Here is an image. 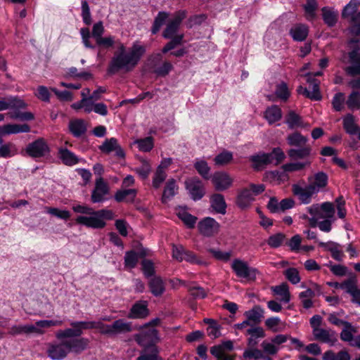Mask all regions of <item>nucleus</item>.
Wrapping results in <instances>:
<instances>
[{
  "label": "nucleus",
  "mask_w": 360,
  "mask_h": 360,
  "mask_svg": "<svg viewBox=\"0 0 360 360\" xmlns=\"http://www.w3.org/2000/svg\"><path fill=\"white\" fill-rule=\"evenodd\" d=\"M64 338L60 339L59 343L49 344L46 351L48 356L52 360H63L70 352L80 354L86 349L89 341L84 338Z\"/></svg>",
  "instance_id": "1"
},
{
  "label": "nucleus",
  "mask_w": 360,
  "mask_h": 360,
  "mask_svg": "<svg viewBox=\"0 0 360 360\" xmlns=\"http://www.w3.org/2000/svg\"><path fill=\"white\" fill-rule=\"evenodd\" d=\"M145 52V46L134 43L128 53H115L110 63L108 72L115 74L120 70H124L125 72L131 71Z\"/></svg>",
  "instance_id": "2"
},
{
  "label": "nucleus",
  "mask_w": 360,
  "mask_h": 360,
  "mask_svg": "<svg viewBox=\"0 0 360 360\" xmlns=\"http://www.w3.org/2000/svg\"><path fill=\"white\" fill-rule=\"evenodd\" d=\"M328 179V175L325 172H319L313 176L308 177L307 180L309 184L306 187L303 188L298 184H293L292 193L303 204H309L312 195L327 186Z\"/></svg>",
  "instance_id": "3"
},
{
  "label": "nucleus",
  "mask_w": 360,
  "mask_h": 360,
  "mask_svg": "<svg viewBox=\"0 0 360 360\" xmlns=\"http://www.w3.org/2000/svg\"><path fill=\"white\" fill-rule=\"evenodd\" d=\"M70 326L72 328L60 330L56 333L57 339L64 338L80 337L83 333V330L96 328L101 330L104 335H115V331L112 325H105L101 321H72Z\"/></svg>",
  "instance_id": "4"
},
{
  "label": "nucleus",
  "mask_w": 360,
  "mask_h": 360,
  "mask_svg": "<svg viewBox=\"0 0 360 360\" xmlns=\"http://www.w3.org/2000/svg\"><path fill=\"white\" fill-rule=\"evenodd\" d=\"M72 210L76 213L82 214L75 219L77 224L83 225L87 228L101 229L105 226L106 223L100 219L96 211L84 205H76L72 206Z\"/></svg>",
  "instance_id": "5"
},
{
  "label": "nucleus",
  "mask_w": 360,
  "mask_h": 360,
  "mask_svg": "<svg viewBox=\"0 0 360 360\" xmlns=\"http://www.w3.org/2000/svg\"><path fill=\"white\" fill-rule=\"evenodd\" d=\"M359 40L358 39H351L349 44L352 45V49L349 52L348 56L352 65L345 68L346 73L349 76H356L360 75V47L359 46Z\"/></svg>",
  "instance_id": "6"
},
{
  "label": "nucleus",
  "mask_w": 360,
  "mask_h": 360,
  "mask_svg": "<svg viewBox=\"0 0 360 360\" xmlns=\"http://www.w3.org/2000/svg\"><path fill=\"white\" fill-rule=\"evenodd\" d=\"M321 75L322 72L320 71L315 72L313 76L307 75V82L311 86L312 91H309L307 88L303 87L302 86H299L297 89V93L311 100L320 101L322 96L319 90V83L314 77L321 76Z\"/></svg>",
  "instance_id": "7"
},
{
  "label": "nucleus",
  "mask_w": 360,
  "mask_h": 360,
  "mask_svg": "<svg viewBox=\"0 0 360 360\" xmlns=\"http://www.w3.org/2000/svg\"><path fill=\"white\" fill-rule=\"evenodd\" d=\"M186 15L187 12L185 10H179L175 12L172 18L168 20L166 27L162 32V37L165 39H169L175 35Z\"/></svg>",
  "instance_id": "8"
},
{
  "label": "nucleus",
  "mask_w": 360,
  "mask_h": 360,
  "mask_svg": "<svg viewBox=\"0 0 360 360\" xmlns=\"http://www.w3.org/2000/svg\"><path fill=\"white\" fill-rule=\"evenodd\" d=\"M231 269L238 277L248 280H255L258 273L256 269L249 267L245 262L240 259H236L232 262Z\"/></svg>",
  "instance_id": "9"
},
{
  "label": "nucleus",
  "mask_w": 360,
  "mask_h": 360,
  "mask_svg": "<svg viewBox=\"0 0 360 360\" xmlns=\"http://www.w3.org/2000/svg\"><path fill=\"white\" fill-rule=\"evenodd\" d=\"M233 349V342L226 340L221 344L210 347V353L217 360H236V355L229 354L227 352Z\"/></svg>",
  "instance_id": "10"
},
{
  "label": "nucleus",
  "mask_w": 360,
  "mask_h": 360,
  "mask_svg": "<svg viewBox=\"0 0 360 360\" xmlns=\"http://www.w3.org/2000/svg\"><path fill=\"white\" fill-rule=\"evenodd\" d=\"M27 154L33 158H42L49 153L50 149L46 141L39 138L29 143L25 149Z\"/></svg>",
  "instance_id": "11"
},
{
  "label": "nucleus",
  "mask_w": 360,
  "mask_h": 360,
  "mask_svg": "<svg viewBox=\"0 0 360 360\" xmlns=\"http://www.w3.org/2000/svg\"><path fill=\"white\" fill-rule=\"evenodd\" d=\"M185 186L191 198L194 201L200 200L205 194L203 183L198 177L186 180Z\"/></svg>",
  "instance_id": "12"
},
{
  "label": "nucleus",
  "mask_w": 360,
  "mask_h": 360,
  "mask_svg": "<svg viewBox=\"0 0 360 360\" xmlns=\"http://www.w3.org/2000/svg\"><path fill=\"white\" fill-rule=\"evenodd\" d=\"M198 228L200 233L205 237H212L217 235L220 229V224L212 217H205L201 219Z\"/></svg>",
  "instance_id": "13"
},
{
  "label": "nucleus",
  "mask_w": 360,
  "mask_h": 360,
  "mask_svg": "<svg viewBox=\"0 0 360 360\" xmlns=\"http://www.w3.org/2000/svg\"><path fill=\"white\" fill-rule=\"evenodd\" d=\"M98 148L105 154H110L112 152H115V155L117 158L120 159H124L125 158V152L115 138L106 139L103 144L98 146Z\"/></svg>",
  "instance_id": "14"
},
{
  "label": "nucleus",
  "mask_w": 360,
  "mask_h": 360,
  "mask_svg": "<svg viewBox=\"0 0 360 360\" xmlns=\"http://www.w3.org/2000/svg\"><path fill=\"white\" fill-rule=\"evenodd\" d=\"M212 181L214 186L215 190L222 191L231 187L233 179L230 175L225 172H217L213 174Z\"/></svg>",
  "instance_id": "15"
},
{
  "label": "nucleus",
  "mask_w": 360,
  "mask_h": 360,
  "mask_svg": "<svg viewBox=\"0 0 360 360\" xmlns=\"http://www.w3.org/2000/svg\"><path fill=\"white\" fill-rule=\"evenodd\" d=\"M109 192V188L107 184L104 181L103 178L100 177L96 179L95 188L91 193V201L94 203L103 202L105 198L104 196Z\"/></svg>",
  "instance_id": "16"
},
{
  "label": "nucleus",
  "mask_w": 360,
  "mask_h": 360,
  "mask_svg": "<svg viewBox=\"0 0 360 360\" xmlns=\"http://www.w3.org/2000/svg\"><path fill=\"white\" fill-rule=\"evenodd\" d=\"M245 335H249L247 344L250 348L255 347L259 343V340L266 336L264 330L262 327L256 326L247 329Z\"/></svg>",
  "instance_id": "17"
},
{
  "label": "nucleus",
  "mask_w": 360,
  "mask_h": 360,
  "mask_svg": "<svg viewBox=\"0 0 360 360\" xmlns=\"http://www.w3.org/2000/svg\"><path fill=\"white\" fill-rule=\"evenodd\" d=\"M313 335L316 340L328 343L330 346H333L338 341L335 332L331 329H315L313 330Z\"/></svg>",
  "instance_id": "18"
},
{
  "label": "nucleus",
  "mask_w": 360,
  "mask_h": 360,
  "mask_svg": "<svg viewBox=\"0 0 360 360\" xmlns=\"http://www.w3.org/2000/svg\"><path fill=\"white\" fill-rule=\"evenodd\" d=\"M148 302L140 300L132 305L128 317L130 319H143L148 316Z\"/></svg>",
  "instance_id": "19"
},
{
  "label": "nucleus",
  "mask_w": 360,
  "mask_h": 360,
  "mask_svg": "<svg viewBox=\"0 0 360 360\" xmlns=\"http://www.w3.org/2000/svg\"><path fill=\"white\" fill-rule=\"evenodd\" d=\"M8 333L11 335H30L32 333L42 334L44 330L35 327L34 325H14L9 328Z\"/></svg>",
  "instance_id": "20"
},
{
  "label": "nucleus",
  "mask_w": 360,
  "mask_h": 360,
  "mask_svg": "<svg viewBox=\"0 0 360 360\" xmlns=\"http://www.w3.org/2000/svg\"><path fill=\"white\" fill-rule=\"evenodd\" d=\"M27 104L20 98L16 96H9L4 100H0V111L8 108L19 110L24 109Z\"/></svg>",
  "instance_id": "21"
},
{
  "label": "nucleus",
  "mask_w": 360,
  "mask_h": 360,
  "mask_svg": "<svg viewBox=\"0 0 360 360\" xmlns=\"http://www.w3.org/2000/svg\"><path fill=\"white\" fill-rule=\"evenodd\" d=\"M360 7V0H350L342 11L341 16L348 22L359 15L358 9Z\"/></svg>",
  "instance_id": "22"
},
{
  "label": "nucleus",
  "mask_w": 360,
  "mask_h": 360,
  "mask_svg": "<svg viewBox=\"0 0 360 360\" xmlns=\"http://www.w3.org/2000/svg\"><path fill=\"white\" fill-rule=\"evenodd\" d=\"M283 116L281 108L277 105H272L266 108L264 117L269 125H272L281 120Z\"/></svg>",
  "instance_id": "23"
},
{
  "label": "nucleus",
  "mask_w": 360,
  "mask_h": 360,
  "mask_svg": "<svg viewBox=\"0 0 360 360\" xmlns=\"http://www.w3.org/2000/svg\"><path fill=\"white\" fill-rule=\"evenodd\" d=\"M210 206L218 214H225L226 212V203L222 194L214 193L210 197Z\"/></svg>",
  "instance_id": "24"
},
{
  "label": "nucleus",
  "mask_w": 360,
  "mask_h": 360,
  "mask_svg": "<svg viewBox=\"0 0 360 360\" xmlns=\"http://www.w3.org/2000/svg\"><path fill=\"white\" fill-rule=\"evenodd\" d=\"M289 34L294 41H303L308 36L309 28L304 24H295L290 28Z\"/></svg>",
  "instance_id": "25"
},
{
  "label": "nucleus",
  "mask_w": 360,
  "mask_h": 360,
  "mask_svg": "<svg viewBox=\"0 0 360 360\" xmlns=\"http://www.w3.org/2000/svg\"><path fill=\"white\" fill-rule=\"evenodd\" d=\"M312 148L309 145L299 148H292L288 150V155L293 160L306 159L311 155Z\"/></svg>",
  "instance_id": "26"
},
{
  "label": "nucleus",
  "mask_w": 360,
  "mask_h": 360,
  "mask_svg": "<svg viewBox=\"0 0 360 360\" xmlns=\"http://www.w3.org/2000/svg\"><path fill=\"white\" fill-rule=\"evenodd\" d=\"M150 292L155 297H160L165 291V285L160 276H154L148 281Z\"/></svg>",
  "instance_id": "27"
},
{
  "label": "nucleus",
  "mask_w": 360,
  "mask_h": 360,
  "mask_svg": "<svg viewBox=\"0 0 360 360\" xmlns=\"http://www.w3.org/2000/svg\"><path fill=\"white\" fill-rule=\"evenodd\" d=\"M320 247L323 248L326 250L330 252L332 257L336 261L341 262L342 260L343 253L340 250V245L333 241L327 243L319 242Z\"/></svg>",
  "instance_id": "28"
},
{
  "label": "nucleus",
  "mask_w": 360,
  "mask_h": 360,
  "mask_svg": "<svg viewBox=\"0 0 360 360\" xmlns=\"http://www.w3.org/2000/svg\"><path fill=\"white\" fill-rule=\"evenodd\" d=\"M323 22L329 27H334L338 18V11L333 8L325 6L321 9Z\"/></svg>",
  "instance_id": "29"
},
{
  "label": "nucleus",
  "mask_w": 360,
  "mask_h": 360,
  "mask_svg": "<svg viewBox=\"0 0 360 360\" xmlns=\"http://www.w3.org/2000/svg\"><path fill=\"white\" fill-rule=\"evenodd\" d=\"M264 310L260 305H255L251 309L245 311L244 316L254 325L259 324L264 317Z\"/></svg>",
  "instance_id": "30"
},
{
  "label": "nucleus",
  "mask_w": 360,
  "mask_h": 360,
  "mask_svg": "<svg viewBox=\"0 0 360 360\" xmlns=\"http://www.w3.org/2000/svg\"><path fill=\"white\" fill-rule=\"evenodd\" d=\"M69 129L75 137L78 138L86 133L87 128L84 120L77 119L70 122Z\"/></svg>",
  "instance_id": "31"
},
{
  "label": "nucleus",
  "mask_w": 360,
  "mask_h": 360,
  "mask_svg": "<svg viewBox=\"0 0 360 360\" xmlns=\"http://www.w3.org/2000/svg\"><path fill=\"white\" fill-rule=\"evenodd\" d=\"M270 157V154L262 153L252 155L250 160L252 162V167L255 169L259 170L263 166L271 163Z\"/></svg>",
  "instance_id": "32"
},
{
  "label": "nucleus",
  "mask_w": 360,
  "mask_h": 360,
  "mask_svg": "<svg viewBox=\"0 0 360 360\" xmlns=\"http://www.w3.org/2000/svg\"><path fill=\"white\" fill-rule=\"evenodd\" d=\"M58 157L63 163L68 166H72L78 163L79 158L72 152L67 148H60Z\"/></svg>",
  "instance_id": "33"
},
{
  "label": "nucleus",
  "mask_w": 360,
  "mask_h": 360,
  "mask_svg": "<svg viewBox=\"0 0 360 360\" xmlns=\"http://www.w3.org/2000/svg\"><path fill=\"white\" fill-rule=\"evenodd\" d=\"M137 194L135 188L118 190L115 194V200L117 202L126 200L127 202H133Z\"/></svg>",
  "instance_id": "34"
},
{
  "label": "nucleus",
  "mask_w": 360,
  "mask_h": 360,
  "mask_svg": "<svg viewBox=\"0 0 360 360\" xmlns=\"http://www.w3.org/2000/svg\"><path fill=\"white\" fill-rule=\"evenodd\" d=\"M286 140L288 144L293 148H299L308 145V138L297 131L289 134Z\"/></svg>",
  "instance_id": "35"
},
{
  "label": "nucleus",
  "mask_w": 360,
  "mask_h": 360,
  "mask_svg": "<svg viewBox=\"0 0 360 360\" xmlns=\"http://www.w3.org/2000/svg\"><path fill=\"white\" fill-rule=\"evenodd\" d=\"M177 189L178 187L175 180L174 179H169L163 191L162 196V203H167L176 194Z\"/></svg>",
  "instance_id": "36"
},
{
  "label": "nucleus",
  "mask_w": 360,
  "mask_h": 360,
  "mask_svg": "<svg viewBox=\"0 0 360 360\" xmlns=\"http://www.w3.org/2000/svg\"><path fill=\"white\" fill-rule=\"evenodd\" d=\"M285 122L290 129L304 127L302 117L293 110H290L286 115Z\"/></svg>",
  "instance_id": "37"
},
{
  "label": "nucleus",
  "mask_w": 360,
  "mask_h": 360,
  "mask_svg": "<svg viewBox=\"0 0 360 360\" xmlns=\"http://www.w3.org/2000/svg\"><path fill=\"white\" fill-rule=\"evenodd\" d=\"M254 200V195L249 188H244L237 198V205L239 207L245 209L248 207L252 201Z\"/></svg>",
  "instance_id": "38"
},
{
  "label": "nucleus",
  "mask_w": 360,
  "mask_h": 360,
  "mask_svg": "<svg viewBox=\"0 0 360 360\" xmlns=\"http://www.w3.org/2000/svg\"><path fill=\"white\" fill-rule=\"evenodd\" d=\"M4 134H14L18 133H27L30 131V127L27 124H8L4 127Z\"/></svg>",
  "instance_id": "39"
},
{
  "label": "nucleus",
  "mask_w": 360,
  "mask_h": 360,
  "mask_svg": "<svg viewBox=\"0 0 360 360\" xmlns=\"http://www.w3.org/2000/svg\"><path fill=\"white\" fill-rule=\"evenodd\" d=\"M169 13L166 11H160L154 19L153 26L151 27V33L157 34L160 27L168 20Z\"/></svg>",
  "instance_id": "40"
},
{
  "label": "nucleus",
  "mask_w": 360,
  "mask_h": 360,
  "mask_svg": "<svg viewBox=\"0 0 360 360\" xmlns=\"http://www.w3.org/2000/svg\"><path fill=\"white\" fill-rule=\"evenodd\" d=\"M356 333V328L354 327L351 323H346V325L340 333V339L344 342H349L351 346V343L354 338V334Z\"/></svg>",
  "instance_id": "41"
},
{
  "label": "nucleus",
  "mask_w": 360,
  "mask_h": 360,
  "mask_svg": "<svg viewBox=\"0 0 360 360\" xmlns=\"http://www.w3.org/2000/svg\"><path fill=\"white\" fill-rule=\"evenodd\" d=\"M271 290L278 295L282 296L281 301L285 303H288L290 300V294L289 292L288 285L285 283L281 285L271 287Z\"/></svg>",
  "instance_id": "42"
},
{
  "label": "nucleus",
  "mask_w": 360,
  "mask_h": 360,
  "mask_svg": "<svg viewBox=\"0 0 360 360\" xmlns=\"http://www.w3.org/2000/svg\"><path fill=\"white\" fill-rule=\"evenodd\" d=\"M176 214L188 228L193 229L195 227L198 219L196 217L191 214L183 209L179 210Z\"/></svg>",
  "instance_id": "43"
},
{
  "label": "nucleus",
  "mask_w": 360,
  "mask_h": 360,
  "mask_svg": "<svg viewBox=\"0 0 360 360\" xmlns=\"http://www.w3.org/2000/svg\"><path fill=\"white\" fill-rule=\"evenodd\" d=\"M343 127L346 132L350 135L356 134L359 127L355 124L354 117L352 115L348 114L343 119Z\"/></svg>",
  "instance_id": "44"
},
{
  "label": "nucleus",
  "mask_w": 360,
  "mask_h": 360,
  "mask_svg": "<svg viewBox=\"0 0 360 360\" xmlns=\"http://www.w3.org/2000/svg\"><path fill=\"white\" fill-rule=\"evenodd\" d=\"M194 168L198 173L205 179H210V167L207 162L203 160H198L194 163Z\"/></svg>",
  "instance_id": "45"
},
{
  "label": "nucleus",
  "mask_w": 360,
  "mask_h": 360,
  "mask_svg": "<svg viewBox=\"0 0 360 360\" xmlns=\"http://www.w3.org/2000/svg\"><path fill=\"white\" fill-rule=\"evenodd\" d=\"M233 153L229 150H224L219 153L214 158V164L217 166L228 165L233 160Z\"/></svg>",
  "instance_id": "46"
},
{
  "label": "nucleus",
  "mask_w": 360,
  "mask_h": 360,
  "mask_svg": "<svg viewBox=\"0 0 360 360\" xmlns=\"http://www.w3.org/2000/svg\"><path fill=\"white\" fill-rule=\"evenodd\" d=\"M314 295V292L310 288H307L306 290L302 291L299 294V298L300 299L304 309H308L312 307L313 302L311 301V298Z\"/></svg>",
  "instance_id": "47"
},
{
  "label": "nucleus",
  "mask_w": 360,
  "mask_h": 360,
  "mask_svg": "<svg viewBox=\"0 0 360 360\" xmlns=\"http://www.w3.org/2000/svg\"><path fill=\"white\" fill-rule=\"evenodd\" d=\"M323 360H350V355L345 350L335 354L331 350L326 352L323 355Z\"/></svg>",
  "instance_id": "48"
},
{
  "label": "nucleus",
  "mask_w": 360,
  "mask_h": 360,
  "mask_svg": "<svg viewBox=\"0 0 360 360\" xmlns=\"http://www.w3.org/2000/svg\"><path fill=\"white\" fill-rule=\"evenodd\" d=\"M112 328L115 334L125 333L131 331V325L129 322L124 321L123 319L116 320L112 323Z\"/></svg>",
  "instance_id": "49"
},
{
  "label": "nucleus",
  "mask_w": 360,
  "mask_h": 360,
  "mask_svg": "<svg viewBox=\"0 0 360 360\" xmlns=\"http://www.w3.org/2000/svg\"><path fill=\"white\" fill-rule=\"evenodd\" d=\"M340 288L345 290L347 293L351 295L357 288L356 277L352 275L348 279L340 283Z\"/></svg>",
  "instance_id": "50"
},
{
  "label": "nucleus",
  "mask_w": 360,
  "mask_h": 360,
  "mask_svg": "<svg viewBox=\"0 0 360 360\" xmlns=\"http://www.w3.org/2000/svg\"><path fill=\"white\" fill-rule=\"evenodd\" d=\"M171 40L166 44V45L162 49V52L163 53H166L168 51L175 49L178 46L181 45L183 42L184 34H177L174 35L172 38H169Z\"/></svg>",
  "instance_id": "51"
},
{
  "label": "nucleus",
  "mask_w": 360,
  "mask_h": 360,
  "mask_svg": "<svg viewBox=\"0 0 360 360\" xmlns=\"http://www.w3.org/2000/svg\"><path fill=\"white\" fill-rule=\"evenodd\" d=\"M318 8L316 0H307L304 9L307 15V19L312 20L316 17V11Z\"/></svg>",
  "instance_id": "52"
},
{
  "label": "nucleus",
  "mask_w": 360,
  "mask_h": 360,
  "mask_svg": "<svg viewBox=\"0 0 360 360\" xmlns=\"http://www.w3.org/2000/svg\"><path fill=\"white\" fill-rule=\"evenodd\" d=\"M135 143L138 145V148L141 151L149 152L153 148V139L151 136H148L143 139L136 140Z\"/></svg>",
  "instance_id": "53"
},
{
  "label": "nucleus",
  "mask_w": 360,
  "mask_h": 360,
  "mask_svg": "<svg viewBox=\"0 0 360 360\" xmlns=\"http://www.w3.org/2000/svg\"><path fill=\"white\" fill-rule=\"evenodd\" d=\"M139 261L138 255L134 250L128 251L124 255V264L125 266L133 269L134 268Z\"/></svg>",
  "instance_id": "54"
},
{
  "label": "nucleus",
  "mask_w": 360,
  "mask_h": 360,
  "mask_svg": "<svg viewBox=\"0 0 360 360\" xmlns=\"http://www.w3.org/2000/svg\"><path fill=\"white\" fill-rule=\"evenodd\" d=\"M347 105L350 109L360 108V93L353 91L348 96Z\"/></svg>",
  "instance_id": "55"
},
{
  "label": "nucleus",
  "mask_w": 360,
  "mask_h": 360,
  "mask_svg": "<svg viewBox=\"0 0 360 360\" xmlns=\"http://www.w3.org/2000/svg\"><path fill=\"white\" fill-rule=\"evenodd\" d=\"M348 22L350 24L348 28L350 34L355 37H360V11H359V15L353 18L352 20Z\"/></svg>",
  "instance_id": "56"
},
{
  "label": "nucleus",
  "mask_w": 360,
  "mask_h": 360,
  "mask_svg": "<svg viewBox=\"0 0 360 360\" xmlns=\"http://www.w3.org/2000/svg\"><path fill=\"white\" fill-rule=\"evenodd\" d=\"M264 354L262 351L255 347L247 349L243 354V357L245 359H254L258 360L262 359Z\"/></svg>",
  "instance_id": "57"
},
{
  "label": "nucleus",
  "mask_w": 360,
  "mask_h": 360,
  "mask_svg": "<svg viewBox=\"0 0 360 360\" xmlns=\"http://www.w3.org/2000/svg\"><path fill=\"white\" fill-rule=\"evenodd\" d=\"M173 69L172 64L169 61H164L162 65L156 67L153 70V72L160 77L167 76Z\"/></svg>",
  "instance_id": "58"
},
{
  "label": "nucleus",
  "mask_w": 360,
  "mask_h": 360,
  "mask_svg": "<svg viewBox=\"0 0 360 360\" xmlns=\"http://www.w3.org/2000/svg\"><path fill=\"white\" fill-rule=\"evenodd\" d=\"M285 238V236L281 233L272 235L269 238L267 244L273 248H277L281 246Z\"/></svg>",
  "instance_id": "59"
},
{
  "label": "nucleus",
  "mask_w": 360,
  "mask_h": 360,
  "mask_svg": "<svg viewBox=\"0 0 360 360\" xmlns=\"http://www.w3.org/2000/svg\"><path fill=\"white\" fill-rule=\"evenodd\" d=\"M310 162H292V163H288L285 164L282 166L283 169L285 172H291L294 171H299L302 169L305 166L309 165Z\"/></svg>",
  "instance_id": "60"
},
{
  "label": "nucleus",
  "mask_w": 360,
  "mask_h": 360,
  "mask_svg": "<svg viewBox=\"0 0 360 360\" xmlns=\"http://www.w3.org/2000/svg\"><path fill=\"white\" fill-rule=\"evenodd\" d=\"M207 251L210 252L215 259L224 262L229 261L231 256V252H222L219 250H215L214 248H210L207 250Z\"/></svg>",
  "instance_id": "61"
},
{
  "label": "nucleus",
  "mask_w": 360,
  "mask_h": 360,
  "mask_svg": "<svg viewBox=\"0 0 360 360\" xmlns=\"http://www.w3.org/2000/svg\"><path fill=\"white\" fill-rule=\"evenodd\" d=\"M286 278L292 284H297L300 281L298 271L295 268H289L284 273Z\"/></svg>",
  "instance_id": "62"
},
{
  "label": "nucleus",
  "mask_w": 360,
  "mask_h": 360,
  "mask_svg": "<svg viewBox=\"0 0 360 360\" xmlns=\"http://www.w3.org/2000/svg\"><path fill=\"white\" fill-rule=\"evenodd\" d=\"M188 291L190 295L195 300L204 299L207 297V292L200 286L190 287Z\"/></svg>",
  "instance_id": "63"
},
{
  "label": "nucleus",
  "mask_w": 360,
  "mask_h": 360,
  "mask_svg": "<svg viewBox=\"0 0 360 360\" xmlns=\"http://www.w3.org/2000/svg\"><path fill=\"white\" fill-rule=\"evenodd\" d=\"M276 96L283 100H287L289 97V91L285 83L281 82L276 86L275 91Z\"/></svg>",
  "instance_id": "64"
}]
</instances>
